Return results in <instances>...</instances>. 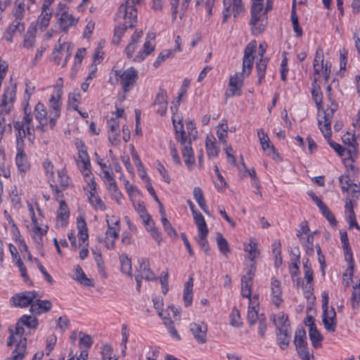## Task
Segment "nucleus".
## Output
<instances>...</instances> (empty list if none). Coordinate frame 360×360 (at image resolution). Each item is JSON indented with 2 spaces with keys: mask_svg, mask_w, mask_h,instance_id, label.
Instances as JSON below:
<instances>
[{
  "mask_svg": "<svg viewBox=\"0 0 360 360\" xmlns=\"http://www.w3.org/2000/svg\"><path fill=\"white\" fill-rule=\"evenodd\" d=\"M73 46L69 43H61V39L58 40L57 45L53 51V60L57 65H61L62 67L66 65L69 58L71 56Z\"/></svg>",
  "mask_w": 360,
  "mask_h": 360,
  "instance_id": "nucleus-13",
  "label": "nucleus"
},
{
  "mask_svg": "<svg viewBox=\"0 0 360 360\" xmlns=\"http://www.w3.org/2000/svg\"><path fill=\"white\" fill-rule=\"evenodd\" d=\"M24 142H17L18 153L15 157V164L21 173L26 172L30 169V163L26 155L23 153Z\"/></svg>",
  "mask_w": 360,
  "mask_h": 360,
  "instance_id": "nucleus-27",
  "label": "nucleus"
},
{
  "mask_svg": "<svg viewBox=\"0 0 360 360\" xmlns=\"http://www.w3.org/2000/svg\"><path fill=\"white\" fill-rule=\"evenodd\" d=\"M257 246V242L254 239H251L248 245L245 248V250L248 252V257L251 261H253L259 254Z\"/></svg>",
  "mask_w": 360,
  "mask_h": 360,
  "instance_id": "nucleus-56",
  "label": "nucleus"
},
{
  "mask_svg": "<svg viewBox=\"0 0 360 360\" xmlns=\"http://www.w3.org/2000/svg\"><path fill=\"white\" fill-rule=\"evenodd\" d=\"M217 243L219 250L222 254L226 255L230 252L229 245L227 240L220 233H217Z\"/></svg>",
  "mask_w": 360,
  "mask_h": 360,
  "instance_id": "nucleus-57",
  "label": "nucleus"
},
{
  "mask_svg": "<svg viewBox=\"0 0 360 360\" xmlns=\"http://www.w3.org/2000/svg\"><path fill=\"white\" fill-rule=\"evenodd\" d=\"M294 344L295 347L307 345L306 332L303 328H299L296 330Z\"/></svg>",
  "mask_w": 360,
  "mask_h": 360,
  "instance_id": "nucleus-52",
  "label": "nucleus"
},
{
  "mask_svg": "<svg viewBox=\"0 0 360 360\" xmlns=\"http://www.w3.org/2000/svg\"><path fill=\"white\" fill-rule=\"evenodd\" d=\"M250 24L253 34L263 32L266 25V12L263 11L262 0H252Z\"/></svg>",
  "mask_w": 360,
  "mask_h": 360,
  "instance_id": "nucleus-7",
  "label": "nucleus"
},
{
  "mask_svg": "<svg viewBox=\"0 0 360 360\" xmlns=\"http://www.w3.org/2000/svg\"><path fill=\"white\" fill-rule=\"evenodd\" d=\"M137 79L138 72L134 68L125 70L113 68L110 74L109 82L112 84L120 82L124 92L127 93L136 85Z\"/></svg>",
  "mask_w": 360,
  "mask_h": 360,
  "instance_id": "nucleus-4",
  "label": "nucleus"
},
{
  "mask_svg": "<svg viewBox=\"0 0 360 360\" xmlns=\"http://www.w3.org/2000/svg\"><path fill=\"white\" fill-rule=\"evenodd\" d=\"M271 300L277 307L283 302V291L281 281L274 277L271 278Z\"/></svg>",
  "mask_w": 360,
  "mask_h": 360,
  "instance_id": "nucleus-21",
  "label": "nucleus"
},
{
  "mask_svg": "<svg viewBox=\"0 0 360 360\" xmlns=\"http://www.w3.org/2000/svg\"><path fill=\"white\" fill-rule=\"evenodd\" d=\"M142 36L143 32L141 30H136L132 34L131 41L125 49V53L129 58L132 57V55L136 49V45Z\"/></svg>",
  "mask_w": 360,
  "mask_h": 360,
  "instance_id": "nucleus-38",
  "label": "nucleus"
},
{
  "mask_svg": "<svg viewBox=\"0 0 360 360\" xmlns=\"http://www.w3.org/2000/svg\"><path fill=\"white\" fill-rule=\"evenodd\" d=\"M174 51L172 49L164 50L162 51L158 56L155 62L153 63V65L155 68L160 66L162 62H164L167 58L174 56Z\"/></svg>",
  "mask_w": 360,
  "mask_h": 360,
  "instance_id": "nucleus-61",
  "label": "nucleus"
},
{
  "mask_svg": "<svg viewBox=\"0 0 360 360\" xmlns=\"http://www.w3.org/2000/svg\"><path fill=\"white\" fill-rule=\"evenodd\" d=\"M274 321L276 326L277 331L281 329H290L288 316L283 312H280L274 316Z\"/></svg>",
  "mask_w": 360,
  "mask_h": 360,
  "instance_id": "nucleus-47",
  "label": "nucleus"
},
{
  "mask_svg": "<svg viewBox=\"0 0 360 360\" xmlns=\"http://www.w3.org/2000/svg\"><path fill=\"white\" fill-rule=\"evenodd\" d=\"M295 347L298 355L302 360L314 359V354L309 352L307 345H302Z\"/></svg>",
  "mask_w": 360,
  "mask_h": 360,
  "instance_id": "nucleus-63",
  "label": "nucleus"
},
{
  "mask_svg": "<svg viewBox=\"0 0 360 360\" xmlns=\"http://www.w3.org/2000/svg\"><path fill=\"white\" fill-rule=\"evenodd\" d=\"M29 211L31 216V219L34 225L33 237L37 238V237L41 240L42 236L45 235L48 230V226H41L37 218L35 216L34 207L31 204H29Z\"/></svg>",
  "mask_w": 360,
  "mask_h": 360,
  "instance_id": "nucleus-30",
  "label": "nucleus"
},
{
  "mask_svg": "<svg viewBox=\"0 0 360 360\" xmlns=\"http://www.w3.org/2000/svg\"><path fill=\"white\" fill-rule=\"evenodd\" d=\"M85 181L87 184L86 190L88 191V194L93 193L96 192V183L95 181L94 177L93 176L91 172L88 174V176L83 175Z\"/></svg>",
  "mask_w": 360,
  "mask_h": 360,
  "instance_id": "nucleus-64",
  "label": "nucleus"
},
{
  "mask_svg": "<svg viewBox=\"0 0 360 360\" xmlns=\"http://www.w3.org/2000/svg\"><path fill=\"white\" fill-rule=\"evenodd\" d=\"M259 311V295H254L252 298L249 300L248 310V320L250 325L256 323L257 321H259L261 315L258 314Z\"/></svg>",
  "mask_w": 360,
  "mask_h": 360,
  "instance_id": "nucleus-22",
  "label": "nucleus"
},
{
  "mask_svg": "<svg viewBox=\"0 0 360 360\" xmlns=\"http://www.w3.org/2000/svg\"><path fill=\"white\" fill-rule=\"evenodd\" d=\"M255 267L252 264L248 269L245 274L241 278V295L244 297H247L250 300L252 296V286L253 284V278L255 276Z\"/></svg>",
  "mask_w": 360,
  "mask_h": 360,
  "instance_id": "nucleus-16",
  "label": "nucleus"
},
{
  "mask_svg": "<svg viewBox=\"0 0 360 360\" xmlns=\"http://www.w3.org/2000/svg\"><path fill=\"white\" fill-rule=\"evenodd\" d=\"M58 81L59 82L56 84L54 91L49 100V112L51 124H53L54 120H57L60 117L61 112V98L63 93L62 78H59Z\"/></svg>",
  "mask_w": 360,
  "mask_h": 360,
  "instance_id": "nucleus-9",
  "label": "nucleus"
},
{
  "mask_svg": "<svg viewBox=\"0 0 360 360\" xmlns=\"http://www.w3.org/2000/svg\"><path fill=\"white\" fill-rule=\"evenodd\" d=\"M266 65L267 60L266 58H261L260 60L256 64V68L259 78V84L262 83V80L264 77Z\"/></svg>",
  "mask_w": 360,
  "mask_h": 360,
  "instance_id": "nucleus-60",
  "label": "nucleus"
},
{
  "mask_svg": "<svg viewBox=\"0 0 360 360\" xmlns=\"http://www.w3.org/2000/svg\"><path fill=\"white\" fill-rule=\"evenodd\" d=\"M73 278L84 286H94V281L91 279L86 277L82 267L79 265L76 266V267L74 269Z\"/></svg>",
  "mask_w": 360,
  "mask_h": 360,
  "instance_id": "nucleus-40",
  "label": "nucleus"
},
{
  "mask_svg": "<svg viewBox=\"0 0 360 360\" xmlns=\"http://www.w3.org/2000/svg\"><path fill=\"white\" fill-rule=\"evenodd\" d=\"M309 335L314 347L317 348L321 345L323 338L314 323H311L309 326Z\"/></svg>",
  "mask_w": 360,
  "mask_h": 360,
  "instance_id": "nucleus-45",
  "label": "nucleus"
},
{
  "mask_svg": "<svg viewBox=\"0 0 360 360\" xmlns=\"http://www.w3.org/2000/svg\"><path fill=\"white\" fill-rule=\"evenodd\" d=\"M116 20L120 25L125 27H133L137 22V11L134 0H126L117 11Z\"/></svg>",
  "mask_w": 360,
  "mask_h": 360,
  "instance_id": "nucleus-6",
  "label": "nucleus"
},
{
  "mask_svg": "<svg viewBox=\"0 0 360 360\" xmlns=\"http://www.w3.org/2000/svg\"><path fill=\"white\" fill-rule=\"evenodd\" d=\"M106 176H107V178L108 179V181L105 182L107 189L110 193L112 198L118 204H121L123 196L117 188V186L114 179V177L109 176V174L108 173L106 174Z\"/></svg>",
  "mask_w": 360,
  "mask_h": 360,
  "instance_id": "nucleus-33",
  "label": "nucleus"
},
{
  "mask_svg": "<svg viewBox=\"0 0 360 360\" xmlns=\"http://www.w3.org/2000/svg\"><path fill=\"white\" fill-rule=\"evenodd\" d=\"M351 306L353 309H357L360 305V281L359 280L352 287L350 298Z\"/></svg>",
  "mask_w": 360,
  "mask_h": 360,
  "instance_id": "nucleus-46",
  "label": "nucleus"
},
{
  "mask_svg": "<svg viewBox=\"0 0 360 360\" xmlns=\"http://www.w3.org/2000/svg\"><path fill=\"white\" fill-rule=\"evenodd\" d=\"M190 330L198 343L204 344L207 342V326L205 323H191Z\"/></svg>",
  "mask_w": 360,
  "mask_h": 360,
  "instance_id": "nucleus-20",
  "label": "nucleus"
},
{
  "mask_svg": "<svg viewBox=\"0 0 360 360\" xmlns=\"http://www.w3.org/2000/svg\"><path fill=\"white\" fill-rule=\"evenodd\" d=\"M323 323L326 330L330 333H334L336 330L337 319L336 312L334 308L323 310Z\"/></svg>",
  "mask_w": 360,
  "mask_h": 360,
  "instance_id": "nucleus-23",
  "label": "nucleus"
},
{
  "mask_svg": "<svg viewBox=\"0 0 360 360\" xmlns=\"http://www.w3.org/2000/svg\"><path fill=\"white\" fill-rule=\"evenodd\" d=\"M172 123L176 132V139L183 146L182 155L184 158L186 165L190 167L195 162V158L193 151L191 148V141L190 139H188L186 136V131L184 129V127L181 122V120L176 115L172 116Z\"/></svg>",
  "mask_w": 360,
  "mask_h": 360,
  "instance_id": "nucleus-2",
  "label": "nucleus"
},
{
  "mask_svg": "<svg viewBox=\"0 0 360 360\" xmlns=\"http://www.w3.org/2000/svg\"><path fill=\"white\" fill-rule=\"evenodd\" d=\"M25 13L24 0H16L13 9V14L15 20H20L23 18Z\"/></svg>",
  "mask_w": 360,
  "mask_h": 360,
  "instance_id": "nucleus-50",
  "label": "nucleus"
},
{
  "mask_svg": "<svg viewBox=\"0 0 360 360\" xmlns=\"http://www.w3.org/2000/svg\"><path fill=\"white\" fill-rule=\"evenodd\" d=\"M139 269L136 276L146 281H155L157 279L154 273L150 270L148 259L142 258L139 261Z\"/></svg>",
  "mask_w": 360,
  "mask_h": 360,
  "instance_id": "nucleus-28",
  "label": "nucleus"
},
{
  "mask_svg": "<svg viewBox=\"0 0 360 360\" xmlns=\"http://www.w3.org/2000/svg\"><path fill=\"white\" fill-rule=\"evenodd\" d=\"M330 75V64L328 61L324 62L323 51L318 49L314 60V83L316 84L321 78L327 81Z\"/></svg>",
  "mask_w": 360,
  "mask_h": 360,
  "instance_id": "nucleus-11",
  "label": "nucleus"
},
{
  "mask_svg": "<svg viewBox=\"0 0 360 360\" xmlns=\"http://www.w3.org/2000/svg\"><path fill=\"white\" fill-rule=\"evenodd\" d=\"M36 298L35 292H26L13 297V302L15 306L25 307L32 304Z\"/></svg>",
  "mask_w": 360,
  "mask_h": 360,
  "instance_id": "nucleus-31",
  "label": "nucleus"
},
{
  "mask_svg": "<svg viewBox=\"0 0 360 360\" xmlns=\"http://www.w3.org/2000/svg\"><path fill=\"white\" fill-rule=\"evenodd\" d=\"M308 195L314 202V203L319 208L321 214L326 218V219L331 224H335L336 221L333 214L330 212L326 205L313 192L308 193Z\"/></svg>",
  "mask_w": 360,
  "mask_h": 360,
  "instance_id": "nucleus-26",
  "label": "nucleus"
},
{
  "mask_svg": "<svg viewBox=\"0 0 360 360\" xmlns=\"http://www.w3.org/2000/svg\"><path fill=\"white\" fill-rule=\"evenodd\" d=\"M10 330L9 341L8 346H15L13 355L8 360H22L26 352L27 340L23 337L25 330L20 323H17L15 329Z\"/></svg>",
  "mask_w": 360,
  "mask_h": 360,
  "instance_id": "nucleus-3",
  "label": "nucleus"
},
{
  "mask_svg": "<svg viewBox=\"0 0 360 360\" xmlns=\"http://www.w3.org/2000/svg\"><path fill=\"white\" fill-rule=\"evenodd\" d=\"M58 201L60 205L57 210L56 225L58 227H65L67 226L70 217L69 207L63 198Z\"/></svg>",
  "mask_w": 360,
  "mask_h": 360,
  "instance_id": "nucleus-24",
  "label": "nucleus"
},
{
  "mask_svg": "<svg viewBox=\"0 0 360 360\" xmlns=\"http://www.w3.org/2000/svg\"><path fill=\"white\" fill-rule=\"evenodd\" d=\"M313 240V234H308L307 238L305 240L303 238L301 241L305 252L308 255H311L314 252Z\"/></svg>",
  "mask_w": 360,
  "mask_h": 360,
  "instance_id": "nucleus-62",
  "label": "nucleus"
},
{
  "mask_svg": "<svg viewBox=\"0 0 360 360\" xmlns=\"http://www.w3.org/2000/svg\"><path fill=\"white\" fill-rule=\"evenodd\" d=\"M328 99L330 101L329 106L318 115L319 129L324 137L328 139V143L329 145L340 156H345V153L347 152L349 155V158L353 159L356 156V149L352 143H351V148L346 150L339 143H337L330 139L331 136V121L334 112L337 110L338 105L330 96H328Z\"/></svg>",
  "mask_w": 360,
  "mask_h": 360,
  "instance_id": "nucleus-1",
  "label": "nucleus"
},
{
  "mask_svg": "<svg viewBox=\"0 0 360 360\" xmlns=\"http://www.w3.org/2000/svg\"><path fill=\"white\" fill-rule=\"evenodd\" d=\"M59 14L60 15L57 16V22L60 29L63 32H67L69 28L75 26L78 22L79 18L74 17L69 12H64Z\"/></svg>",
  "mask_w": 360,
  "mask_h": 360,
  "instance_id": "nucleus-25",
  "label": "nucleus"
},
{
  "mask_svg": "<svg viewBox=\"0 0 360 360\" xmlns=\"http://www.w3.org/2000/svg\"><path fill=\"white\" fill-rule=\"evenodd\" d=\"M278 344L281 349H285L291 340L290 329H281L276 333Z\"/></svg>",
  "mask_w": 360,
  "mask_h": 360,
  "instance_id": "nucleus-41",
  "label": "nucleus"
},
{
  "mask_svg": "<svg viewBox=\"0 0 360 360\" xmlns=\"http://www.w3.org/2000/svg\"><path fill=\"white\" fill-rule=\"evenodd\" d=\"M33 115L31 109L26 106L24 109V115L22 121H17L13 127L15 131L16 142H24V139L27 135L30 136L36 129V125L33 122Z\"/></svg>",
  "mask_w": 360,
  "mask_h": 360,
  "instance_id": "nucleus-5",
  "label": "nucleus"
},
{
  "mask_svg": "<svg viewBox=\"0 0 360 360\" xmlns=\"http://www.w3.org/2000/svg\"><path fill=\"white\" fill-rule=\"evenodd\" d=\"M191 0H171L172 18L176 19L179 13V17L181 18L188 8Z\"/></svg>",
  "mask_w": 360,
  "mask_h": 360,
  "instance_id": "nucleus-32",
  "label": "nucleus"
},
{
  "mask_svg": "<svg viewBox=\"0 0 360 360\" xmlns=\"http://www.w3.org/2000/svg\"><path fill=\"white\" fill-rule=\"evenodd\" d=\"M134 207L138 212L142 220H148L150 214H148L146 207L143 202L137 201L133 202Z\"/></svg>",
  "mask_w": 360,
  "mask_h": 360,
  "instance_id": "nucleus-59",
  "label": "nucleus"
},
{
  "mask_svg": "<svg viewBox=\"0 0 360 360\" xmlns=\"http://www.w3.org/2000/svg\"><path fill=\"white\" fill-rule=\"evenodd\" d=\"M245 75L242 73H236L230 77L229 87L226 91V97H233L241 94V88Z\"/></svg>",
  "mask_w": 360,
  "mask_h": 360,
  "instance_id": "nucleus-17",
  "label": "nucleus"
},
{
  "mask_svg": "<svg viewBox=\"0 0 360 360\" xmlns=\"http://www.w3.org/2000/svg\"><path fill=\"white\" fill-rule=\"evenodd\" d=\"M81 99V95L78 91H73L68 95V106L78 111V105Z\"/></svg>",
  "mask_w": 360,
  "mask_h": 360,
  "instance_id": "nucleus-58",
  "label": "nucleus"
},
{
  "mask_svg": "<svg viewBox=\"0 0 360 360\" xmlns=\"http://www.w3.org/2000/svg\"><path fill=\"white\" fill-rule=\"evenodd\" d=\"M193 278L190 277L186 282L184 289V301L186 307L191 304L193 301Z\"/></svg>",
  "mask_w": 360,
  "mask_h": 360,
  "instance_id": "nucleus-44",
  "label": "nucleus"
},
{
  "mask_svg": "<svg viewBox=\"0 0 360 360\" xmlns=\"http://www.w3.org/2000/svg\"><path fill=\"white\" fill-rule=\"evenodd\" d=\"M88 199L90 204L98 210H105V205L101 198L98 195L97 192L88 194Z\"/></svg>",
  "mask_w": 360,
  "mask_h": 360,
  "instance_id": "nucleus-48",
  "label": "nucleus"
},
{
  "mask_svg": "<svg viewBox=\"0 0 360 360\" xmlns=\"http://www.w3.org/2000/svg\"><path fill=\"white\" fill-rule=\"evenodd\" d=\"M304 278L306 284L304 286V294L306 297L311 295L314 290V273L311 269V264L308 259H305L303 262Z\"/></svg>",
  "mask_w": 360,
  "mask_h": 360,
  "instance_id": "nucleus-19",
  "label": "nucleus"
},
{
  "mask_svg": "<svg viewBox=\"0 0 360 360\" xmlns=\"http://www.w3.org/2000/svg\"><path fill=\"white\" fill-rule=\"evenodd\" d=\"M95 155L96 156V162L99 165L103 171L104 182H106L108 181L106 176L107 173L109 176H113V174L110 171V165L105 162L103 159L101 158L97 153H95Z\"/></svg>",
  "mask_w": 360,
  "mask_h": 360,
  "instance_id": "nucleus-54",
  "label": "nucleus"
},
{
  "mask_svg": "<svg viewBox=\"0 0 360 360\" xmlns=\"http://www.w3.org/2000/svg\"><path fill=\"white\" fill-rule=\"evenodd\" d=\"M33 115L38 122L36 125V129L44 132L48 129H53L56 126L57 120H54L53 124H51L50 112L47 111L46 108L41 103H38L35 105Z\"/></svg>",
  "mask_w": 360,
  "mask_h": 360,
  "instance_id": "nucleus-12",
  "label": "nucleus"
},
{
  "mask_svg": "<svg viewBox=\"0 0 360 360\" xmlns=\"http://www.w3.org/2000/svg\"><path fill=\"white\" fill-rule=\"evenodd\" d=\"M194 221L198 228V236H207L209 231L202 214L200 212H194Z\"/></svg>",
  "mask_w": 360,
  "mask_h": 360,
  "instance_id": "nucleus-43",
  "label": "nucleus"
},
{
  "mask_svg": "<svg viewBox=\"0 0 360 360\" xmlns=\"http://www.w3.org/2000/svg\"><path fill=\"white\" fill-rule=\"evenodd\" d=\"M224 21H226L228 18L231 15L234 18L243 11V6L241 3V0H224Z\"/></svg>",
  "mask_w": 360,
  "mask_h": 360,
  "instance_id": "nucleus-18",
  "label": "nucleus"
},
{
  "mask_svg": "<svg viewBox=\"0 0 360 360\" xmlns=\"http://www.w3.org/2000/svg\"><path fill=\"white\" fill-rule=\"evenodd\" d=\"M120 261L122 273L131 276L132 268L130 259L127 255H122L120 257Z\"/></svg>",
  "mask_w": 360,
  "mask_h": 360,
  "instance_id": "nucleus-55",
  "label": "nucleus"
},
{
  "mask_svg": "<svg viewBox=\"0 0 360 360\" xmlns=\"http://www.w3.org/2000/svg\"><path fill=\"white\" fill-rule=\"evenodd\" d=\"M101 354L102 360H117V357L113 354L112 347L108 344L102 346Z\"/></svg>",
  "mask_w": 360,
  "mask_h": 360,
  "instance_id": "nucleus-53",
  "label": "nucleus"
},
{
  "mask_svg": "<svg viewBox=\"0 0 360 360\" xmlns=\"http://www.w3.org/2000/svg\"><path fill=\"white\" fill-rule=\"evenodd\" d=\"M155 50V44L150 40H146L143 48L134 56L133 60L135 62H141L143 60L148 56L153 53Z\"/></svg>",
  "mask_w": 360,
  "mask_h": 360,
  "instance_id": "nucleus-37",
  "label": "nucleus"
},
{
  "mask_svg": "<svg viewBox=\"0 0 360 360\" xmlns=\"http://www.w3.org/2000/svg\"><path fill=\"white\" fill-rule=\"evenodd\" d=\"M257 136L262 148L264 151H265L268 155L276 153L274 146L271 144L268 135L262 129H260L257 131Z\"/></svg>",
  "mask_w": 360,
  "mask_h": 360,
  "instance_id": "nucleus-36",
  "label": "nucleus"
},
{
  "mask_svg": "<svg viewBox=\"0 0 360 360\" xmlns=\"http://www.w3.org/2000/svg\"><path fill=\"white\" fill-rule=\"evenodd\" d=\"M58 179L59 185L53 183L50 184L52 193L56 200H59L60 198H63V191L70 185V178L65 169H62L58 172Z\"/></svg>",
  "mask_w": 360,
  "mask_h": 360,
  "instance_id": "nucleus-15",
  "label": "nucleus"
},
{
  "mask_svg": "<svg viewBox=\"0 0 360 360\" xmlns=\"http://www.w3.org/2000/svg\"><path fill=\"white\" fill-rule=\"evenodd\" d=\"M167 93L160 89L153 102V106L155 108V111L161 116L165 115L167 109Z\"/></svg>",
  "mask_w": 360,
  "mask_h": 360,
  "instance_id": "nucleus-29",
  "label": "nucleus"
},
{
  "mask_svg": "<svg viewBox=\"0 0 360 360\" xmlns=\"http://www.w3.org/2000/svg\"><path fill=\"white\" fill-rule=\"evenodd\" d=\"M51 16V11L41 10V13L37 20V23L41 29H46L49 26Z\"/></svg>",
  "mask_w": 360,
  "mask_h": 360,
  "instance_id": "nucleus-51",
  "label": "nucleus"
},
{
  "mask_svg": "<svg viewBox=\"0 0 360 360\" xmlns=\"http://www.w3.org/2000/svg\"><path fill=\"white\" fill-rule=\"evenodd\" d=\"M75 144L78 150L77 165L82 175L88 176V174L90 173L91 163L86 146L82 141L78 139L75 141Z\"/></svg>",
  "mask_w": 360,
  "mask_h": 360,
  "instance_id": "nucleus-14",
  "label": "nucleus"
},
{
  "mask_svg": "<svg viewBox=\"0 0 360 360\" xmlns=\"http://www.w3.org/2000/svg\"><path fill=\"white\" fill-rule=\"evenodd\" d=\"M340 240L344 250L345 259L348 264V267L343 274V280L346 282V285L348 286L350 283H353L352 278L354 270V261L346 232H340Z\"/></svg>",
  "mask_w": 360,
  "mask_h": 360,
  "instance_id": "nucleus-10",
  "label": "nucleus"
},
{
  "mask_svg": "<svg viewBox=\"0 0 360 360\" xmlns=\"http://www.w3.org/2000/svg\"><path fill=\"white\" fill-rule=\"evenodd\" d=\"M36 29L30 27L24 37L23 46L26 49L32 48L35 42Z\"/></svg>",
  "mask_w": 360,
  "mask_h": 360,
  "instance_id": "nucleus-49",
  "label": "nucleus"
},
{
  "mask_svg": "<svg viewBox=\"0 0 360 360\" xmlns=\"http://www.w3.org/2000/svg\"><path fill=\"white\" fill-rule=\"evenodd\" d=\"M106 224L108 229L105 231V236L103 239L105 246L107 249L111 250L115 248L116 240L119 237L120 231V218L114 215H106Z\"/></svg>",
  "mask_w": 360,
  "mask_h": 360,
  "instance_id": "nucleus-8",
  "label": "nucleus"
},
{
  "mask_svg": "<svg viewBox=\"0 0 360 360\" xmlns=\"http://www.w3.org/2000/svg\"><path fill=\"white\" fill-rule=\"evenodd\" d=\"M78 229V238L79 246L85 245L87 243L89 235L86 221L82 217L77 218V220Z\"/></svg>",
  "mask_w": 360,
  "mask_h": 360,
  "instance_id": "nucleus-39",
  "label": "nucleus"
},
{
  "mask_svg": "<svg viewBox=\"0 0 360 360\" xmlns=\"http://www.w3.org/2000/svg\"><path fill=\"white\" fill-rule=\"evenodd\" d=\"M205 147L209 158L218 156L220 149L216 146V139L214 136H207L205 142Z\"/></svg>",
  "mask_w": 360,
  "mask_h": 360,
  "instance_id": "nucleus-42",
  "label": "nucleus"
},
{
  "mask_svg": "<svg viewBox=\"0 0 360 360\" xmlns=\"http://www.w3.org/2000/svg\"><path fill=\"white\" fill-rule=\"evenodd\" d=\"M25 30V25L20 20H14L13 22L6 29L4 37L5 39L12 42L13 35L18 32L22 33Z\"/></svg>",
  "mask_w": 360,
  "mask_h": 360,
  "instance_id": "nucleus-34",
  "label": "nucleus"
},
{
  "mask_svg": "<svg viewBox=\"0 0 360 360\" xmlns=\"http://www.w3.org/2000/svg\"><path fill=\"white\" fill-rule=\"evenodd\" d=\"M52 307V304L49 300H34L31 305L30 310L32 312L41 314L51 310Z\"/></svg>",
  "mask_w": 360,
  "mask_h": 360,
  "instance_id": "nucleus-35",
  "label": "nucleus"
}]
</instances>
